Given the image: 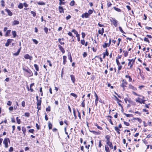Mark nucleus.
<instances>
[{"instance_id":"f257e3e1","label":"nucleus","mask_w":152,"mask_h":152,"mask_svg":"<svg viewBox=\"0 0 152 152\" xmlns=\"http://www.w3.org/2000/svg\"><path fill=\"white\" fill-rule=\"evenodd\" d=\"M23 70L27 73V75L28 77H30L33 75V74L31 70L28 68L27 69L23 68Z\"/></svg>"},{"instance_id":"49530a36","label":"nucleus","mask_w":152,"mask_h":152,"mask_svg":"<svg viewBox=\"0 0 152 152\" xmlns=\"http://www.w3.org/2000/svg\"><path fill=\"white\" fill-rule=\"evenodd\" d=\"M144 41L147 42H148V43H150V41H149V40H148V38H147L146 37L144 38Z\"/></svg>"},{"instance_id":"0eeeda50","label":"nucleus","mask_w":152,"mask_h":152,"mask_svg":"<svg viewBox=\"0 0 152 152\" xmlns=\"http://www.w3.org/2000/svg\"><path fill=\"white\" fill-rule=\"evenodd\" d=\"M13 40V39H8L7 40V42L5 44V46L6 47L9 46V44L12 42Z\"/></svg>"},{"instance_id":"7c9ffc66","label":"nucleus","mask_w":152,"mask_h":152,"mask_svg":"<svg viewBox=\"0 0 152 152\" xmlns=\"http://www.w3.org/2000/svg\"><path fill=\"white\" fill-rule=\"evenodd\" d=\"M23 5L22 3H20L19 4V5L18 6V7L19 9H22L23 8Z\"/></svg>"},{"instance_id":"423d86ee","label":"nucleus","mask_w":152,"mask_h":152,"mask_svg":"<svg viewBox=\"0 0 152 152\" xmlns=\"http://www.w3.org/2000/svg\"><path fill=\"white\" fill-rule=\"evenodd\" d=\"M89 16V14L88 13L86 12L85 13L81 15V17L83 18H88Z\"/></svg>"},{"instance_id":"aec40b11","label":"nucleus","mask_w":152,"mask_h":152,"mask_svg":"<svg viewBox=\"0 0 152 152\" xmlns=\"http://www.w3.org/2000/svg\"><path fill=\"white\" fill-rule=\"evenodd\" d=\"M66 58L67 57L66 56H63V64H65L66 62Z\"/></svg>"},{"instance_id":"c85d7f7f","label":"nucleus","mask_w":152,"mask_h":152,"mask_svg":"<svg viewBox=\"0 0 152 152\" xmlns=\"http://www.w3.org/2000/svg\"><path fill=\"white\" fill-rule=\"evenodd\" d=\"M124 114L127 117H132V115L130 114H127L125 113H124Z\"/></svg>"},{"instance_id":"3c124183","label":"nucleus","mask_w":152,"mask_h":152,"mask_svg":"<svg viewBox=\"0 0 152 152\" xmlns=\"http://www.w3.org/2000/svg\"><path fill=\"white\" fill-rule=\"evenodd\" d=\"M46 110L47 111H50V106H49L46 108Z\"/></svg>"},{"instance_id":"052dcab7","label":"nucleus","mask_w":152,"mask_h":152,"mask_svg":"<svg viewBox=\"0 0 152 152\" xmlns=\"http://www.w3.org/2000/svg\"><path fill=\"white\" fill-rule=\"evenodd\" d=\"M87 53L86 52H84L83 54V56L84 58H85L87 56Z\"/></svg>"},{"instance_id":"79ce46f5","label":"nucleus","mask_w":152,"mask_h":152,"mask_svg":"<svg viewBox=\"0 0 152 152\" xmlns=\"http://www.w3.org/2000/svg\"><path fill=\"white\" fill-rule=\"evenodd\" d=\"M24 114L25 116L27 117H28L30 116V113H26Z\"/></svg>"},{"instance_id":"412c9836","label":"nucleus","mask_w":152,"mask_h":152,"mask_svg":"<svg viewBox=\"0 0 152 152\" xmlns=\"http://www.w3.org/2000/svg\"><path fill=\"white\" fill-rule=\"evenodd\" d=\"M116 131V132L118 133V134H120V130L118 129V127L117 126H115L114 127Z\"/></svg>"},{"instance_id":"1a4fd4ad","label":"nucleus","mask_w":152,"mask_h":152,"mask_svg":"<svg viewBox=\"0 0 152 152\" xmlns=\"http://www.w3.org/2000/svg\"><path fill=\"white\" fill-rule=\"evenodd\" d=\"M24 57L26 59H29L30 60H32V57L31 56L28 54H26L24 56Z\"/></svg>"},{"instance_id":"4c0bfd02","label":"nucleus","mask_w":152,"mask_h":152,"mask_svg":"<svg viewBox=\"0 0 152 152\" xmlns=\"http://www.w3.org/2000/svg\"><path fill=\"white\" fill-rule=\"evenodd\" d=\"M107 145L109 146L111 149H112L113 148V145L111 142H110Z\"/></svg>"},{"instance_id":"5701e85b","label":"nucleus","mask_w":152,"mask_h":152,"mask_svg":"<svg viewBox=\"0 0 152 152\" xmlns=\"http://www.w3.org/2000/svg\"><path fill=\"white\" fill-rule=\"evenodd\" d=\"M11 32V30H9L7 31L5 34V36L6 37H7L9 36V34Z\"/></svg>"},{"instance_id":"864d4df0","label":"nucleus","mask_w":152,"mask_h":152,"mask_svg":"<svg viewBox=\"0 0 152 152\" xmlns=\"http://www.w3.org/2000/svg\"><path fill=\"white\" fill-rule=\"evenodd\" d=\"M44 30L46 34H47L48 32V28L47 27H45L44 28Z\"/></svg>"},{"instance_id":"6e6552de","label":"nucleus","mask_w":152,"mask_h":152,"mask_svg":"<svg viewBox=\"0 0 152 152\" xmlns=\"http://www.w3.org/2000/svg\"><path fill=\"white\" fill-rule=\"evenodd\" d=\"M110 136L108 135H107L105 137V138L106 139V143L107 144H108L111 142L110 141Z\"/></svg>"},{"instance_id":"b1692460","label":"nucleus","mask_w":152,"mask_h":152,"mask_svg":"<svg viewBox=\"0 0 152 152\" xmlns=\"http://www.w3.org/2000/svg\"><path fill=\"white\" fill-rule=\"evenodd\" d=\"M105 149L106 152H110L109 148L107 146L105 145Z\"/></svg>"},{"instance_id":"cd10ccee","label":"nucleus","mask_w":152,"mask_h":152,"mask_svg":"<svg viewBox=\"0 0 152 152\" xmlns=\"http://www.w3.org/2000/svg\"><path fill=\"white\" fill-rule=\"evenodd\" d=\"M12 33L13 36V37L14 38H15L16 36V32L15 31H12Z\"/></svg>"},{"instance_id":"09e8293b","label":"nucleus","mask_w":152,"mask_h":152,"mask_svg":"<svg viewBox=\"0 0 152 152\" xmlns=\"http://www.w3.org/2000/svg\"><path fill=\"white\" fill-rule=\"evenodd\" d=\"M37 105H39V106H40L41 102V100H40L39 101H37Z\"/></svg>"},{"instance_id":"58836bf2","label":"nucleus","mask_w":152,"mask_h":152,"mask_svg":"<svg viewBox=\"0 0 152 152\" xmlns=\"http://www.w3.org/2000/svg\"><path fill=\"white\" fill-rule=\"evenodd\" d=\"M112 5V4L110 2H108L107 3V6L108 7H111Z\"/></svg>"},{"instance_id":"69168bd1","label":"nucleus","mask_w":152,"mask_h":152,"mask_svg":"<svg viewBox=\"0 0 152 152\" xmlns=\"http://www.w3.org/2000/svg\"><path fill=\"white\" fill-rule=\"evenodd\" d=\"M68 34L71 37H73V35L72 34V33L71 32H69L68 33Z\"/></svg>"},{"instance_id":"a878e982","label":"nucleus","mask_w":152,"mask_h":152,"mask_svg":"<svg viewBox=\"0 0 152 152\" xmlns=\"http://www.w3.org/2000/svg\"><path fill=\"white\" fill-rule=\"evenodd\" d=\"M114 9L118 12H121V10L120 9L114 7H113Z\"/></svg>"},{"instance_id":"37998d69","label":"nucleus","mask_w":152,"mask_h":152,"mask_svg":"<svg viewBox=\"0 0 152 152\" xmlns=\"http://www.w3.org/2000/svg\"><path fill=\"white\" fill-rule=\"evenodd\" d=\"M75 3V1L74 0L72 1L70 3V5L72 6H73L74 5Z\"/></svg>"},{"instance_id":"ea45409f","label":"nucleus","mask_w":152,"mask_h":152,"mask_svg":"<svg viewBox=\"0 0 152 152\" xmlns=\"http://www.w3.org/2000/svg\"><path fill=\"white\" fill-rule=\"evenodd\" d=\"M32 40L34 43L36 45L37 44L38 42V41L35 39H32Z\"/></svg>"},{"instance_id":"f8f14e48","label":"nucleus","mask_w":152,"mask_h":152,"mask_svg":"<svg viewBox=\"0 0 152 152\" xmlns=\"http://www.w3.org/2000/svg\"><path fill=\"white\" fill-rule=\"evenodd\" d=\"M70 77L72 83H75V78L74 75H70Z\"/></svg>"},{"instance_id":"72a5a7b5","label":"nucleus","mask_w":152,"mask_h":152,"mask_svg":"<svg viewBox=\"0 0 152 152\" xmlns=\"http://www.w3.org/2000/svg\"><path fill=\"white\" fill-rule=\"evenodd\" d=\"M134 118L135 120L138 121L140 122V123H141L142 122V120L140 118Z\"/></svg>"},{"instance_id":"39448f33","label":"nucleus","mask_w":152,"mask_h":152,"mask_svg":"<svg viewBox=\"0 0 152 152\" xmlns=\"http://www.w3.org/2000/svg\"><path fill=\"white\" fill-rule=\"evenodd\" d=\"M110 21L113 23L114 26L115 27L117 26L118 25V21L115 18H113L112 20H110Z\"/></svg>"},{"instance_id":"c756f323","label":"nucleus","mask_w":152,"mask_h":152,"mask_svg":"<svg viewBox=\"0 0 152 152\" xmlns=\"http://www.w3.org/2000/svg\"><path fill=\"white\" fill-rule=\"evenodd\" d=\"M37 3L38 4L41 5H44L45 4V3L42 1L38 2Z\"/></svg>"},{"instance_id":"a211bd4d","label":"nucleus","mask_w":152,"mask_h":152,"mask_svg":"<svg viewBox=\"0 0 152 152\" xmlns=\"http://www.w3.org/2000/svg\"><path fill=\"white\" fill-rule=\"evenodd\" d=\"M58 47L60 49V50H61V52L63 53H64L65 52V50L60 45H58Z\"/></svg>"},{"instance_id":"bb28decb","label":"nucleus","mask_w":152,"mask_h":152,"mask_svg":"<svg viewBox=\"0 0 152 152\" xmlns=\"http://www.w3.org/2000/svg\"><path fill=\"white\" fill-rule=\"evenodd\" d=\"M22 131L23 132V134L25 135V132L26 130V128L24 127H22Z\"/></svg>"},{"instance_id":"a19ab883","label":"nucleus","mask_w":152,"mask_h":152,"mask_svg":"<svg viewBox=\"0 0 152 152\" xmlns=\"http://www.w3.org/2000/svg\"><path fill=\"white\" fill-rule=\"evenodd\" d=\"M31 14L33 15L34 17H35L36 15V13L35 12L33 11H31Z\"/></svg>"},{"instance_id":"dca6fc26","label":"nucleus","mask_w":152,"mask_h":152,"mask_svg":"<svg viewBox=\"0 0 152 152\" xmlns=\"http://www.w3.org/2000/svg\"><path fill=\"white\" fill-rule=\"evenodd\" d=\"M58 9L59 12L61 13H64V9L62 7L60 6H59L58 7Z\"/></svg>"},{"instance_id":"de8ad7c7","label":"nucleus","mask_w":152,"mask_h":152,"mask_svg":"<svg viewBox=\"0 0 152 152\" xmlns=\"http://www.w3.org/2000/svg\"><path fill=\"white\" fill-rule=\"evenodd\" d=\"M73 114H74V116L75 117V119H76L77 118V116H76V115L75 111V109H73Z\"/></svg>"},{"instance_id":"4468645a","label":"nucleus","mask_w":152,"mask_h":152,"mask_svg":"<svg viewBox=\"0 0 152 152\" xmlns=\"http://www.w3.org/2000/svg\"><path fill=\"white\" fill-rule=\"evenodd\" d=\"M58 42L60 43V44L61 45H64V39L63 38L61 39H58Z\"/></svg>"},{"instance_id":"ddd939ff","label":"nucleus","mask_w":152,"mask_h":152,"mask_svg":"<svg viewBox=\"0 0 152 152\" xmlns=\"http://www.w3.org/2000/svg\"><path fill=\"white\" fill-rule=\"evenodd\" d=\"M134 64V63H132L131 61H129V62L128 64V65L129 66V67H128V69H130L132 68L133 65Z\"/></svg>"},{"instance_id":"9b49d317","label":"nucleus","mask_w":152,"mask_h":152,"mask_svg":"<svg viewBox=\"0 0 152 152\" xmlns=\"http://www.w3.org/2000/svg\"><path fill=\"white\" fill-rule=\"evenodd\" d=\"M5 10L7 12L9 16H12V13L10 10L8 9H5Z\"/></svg>"},{"instance_id":"774afa93","label":"nucleus","mask_w":152,"mask_h":152,"mask_svg":"<svg viewBox=\"0 0 152 152\" xmlns=\"http://www.w3.org/2000/svg\"><path fill=\"white\" fill-rule=\"evenodd\" d=\"M82 37L83 38H84L85 37V34L84 32L82 33Z\"/></svg>"},{"instance_id":"bf43d9fd","label":"nucleus","mask_w":152,"mask_h":152,"mask_svg":"<svg viewBox=\"0 0 152 152\" xmlns=\"http://www.w3.org/2000/svg\"><path fill=\"white\" fill-rule=\"evenodd\" d=\"M118 70L120 71V70H121V69L122 68V66H121L120 65H118Z\"/></svg>"},{"instance_id":"4d7b16f0","label":"nucleus","mask_w":152,"mask_h":152,"mask_svg":"<svg viewBox=\"0 0 152 152\" xmlns=\"http://www.w3.org/2000/svg\"><path fill=\"white\" fill-rule=\"evenodd\" d=\"M48 127L49 129H52V124L51 123H49L48 124Z\"/></svg>"},{"instance_id":"f3484780","label":"nucleus","mask_w":152,"mask_h":152,"mask_svg":"<svg viewBox=\"0 0 152 152\" xmlns=\"http://www.w3.org/2000/svg\"><path fill=\"white\" fill-rule=\"evenodd\" d=\"M19 23V22L17 20H14L12 23V25H18Z\"/></svg>"},{"instance_id":"6e6d98bb","label":"nucleus","mask_w":152,"mask_h":152,"mask_svg":"<svg viewBox=\"0 0 152 152\" xmlns=\"http://www.w3.org/2000/svg\"><path fill=\"white\" fill-rule=\"evenodd\" d=\"M108 44L105 43L104 44V45H103L102 46L104 48H105L107 47V46Z\"/></svg>"},{"instance_id":"e2e57ef3","label":"nucleus","mask_w":152,"mask_h":152,"mask_svg":"<svg viewBox=\"0 0 152 152\" xmlns=\"http://www.w3.org/2000/svg\"><path fill=\"white\" fill-rule=\"evenodd\" d=\"M116 62L117 63V64L118 65H120V64L119 61L118 60V59H116Z\"/></svg>"},{"instance_id":"f704fd0d","label":"nucleus","mask_w":152,"mask_h":152,"mask_svg":"<svg viewBox=\"0 0 152 152\" xmlns=\"http://www.w3.org/2000/svg\"><path fill=\"white\" fill-rule=\"evenodd\" d=\"M71 31L72 32L74 33V34L76 35H78V32L77 31H76L75 29H73Z\"/></svg>"},{"instance_id":"8fccbe9b","label":"nucleus","mask_w":152,"mask_h":152,"mask_svg":"<svg viewBox=\"0 0 152 152\" xmlns=\"http://www.w3.org/2000/svg\"><path fill=\"white\" fill-rule=\"evenodd\" d=\"M120 31L122 33H125L124 31L123 30L121 27H119Z\"/></svg>"},{"instance_id":"2eb2a0df","label":"nucleus","mask_w":152,"mask_h":152,"mask_svg":"<svg viewBox=\"0 0 152 152\" xmlns=\"http://www.w3.org/2000/svg\"><path fill=\"white\" fill-rule=\"evenodd\" d=\"M129 88L132 89L133 90L136 91L137 90V88L133 86L131 84H130L129 85Z\"/></svg>"},{"instance_id":"e433bc0d","label":"nucleus","mask_w":152,"mask_h":152,"mask_svg":"<svg viewBox=\"0 0 152 152\" xmlns=\"http://www.w3.org/2000/svg\"><path fill=\"white\" fill-rule=\"evenodd\" d=\"M135 58H135L134 59H128V61H131L132 62L134 63Z\"/></svg>"},{"instance_id":"a18cd8bd","label":"nucleus","mask_w":152,"mask_h":152,"mask_svg":"<svg viewBox=\"0 0 152 152\" xmlns=\"http://www.w3.org/2000/svg\"><path fill=\"white\" fill-rule=\"evenodd\" d=\"M124 124L127 126H129V123L128 122H126L125 121H124Z\"/></svg>"},{"instance_id":"7ed1b4c3","label":"nucleus","mask_w":152,"mask_h":152,"mask_svg":"<svg viewBox=\"0 0 152 152\" xmlns=\"http://www.w3.org/2000/svg\"><path fill=\"white\" fill-rule=\"evenodd\" d=\"M127 85V83L126 80L125 79L123 80L122 83L121 85V86L122 87L123 90H125V87H126V85Z\"/></svg>"},{"instance_id":"6ab92c4d","label":"nucleus","mask_w":152,"mask_h":152,"mask_svg":"<svg viewBox=\"0 0 152 152\" xmlns=\"http://www.w3.org/2000/svg\"><path fill=\"white\" fill-rule=\"evenodd\" d=\"M21 48V47H20V48L18 50L17 52L14 54V55L16 56H18L19 55V54Z\"/></svg>"},{"instance_id":"473e14b6","label":"nucleus","mask_w":152,"mask_h":152,"mask_svg":"<svg viewBox=\"0 0 152 152\" xmlns=\"http://www.w3.org/2000/svg\"><path fill=\"white\" fill-rule=\"evenodd\" d=\"M17 123L18 124H19L20 123L21 121L20 119H18V117H17L16 118Z\"/></svg>"},{"instance_id":"f03ea898","label":"nucleus","mask_w":152,"mask_h":152,"mask_svg":"<svg viewBox=\"0 0 152 152\" xmlns=\"http://www.w3.org/2000/svg\"><path fill=\"white\" fill-rule=\"evenodd\" d=\"M10 143V141L9 138H5L3 141V143L5 145V148H7L8 147V143Z\"/></svg>"},{"instance_id":"13d9d810","label":"nucleus","mask_w":152,"mask_h":152,"mask_svg":"<svg viewBox=\"0 0 152 152\" xmlns=\"http://www.w3.org/2000/svg\"><path fill=\"white\" fill-rule=\"evenodd\" d=\"M81 43L83 45H84L85 44V40L84 39L81 40Z\"/></svg>"},{"instance_id":"2f4dec72","label":"nucleus","mask_w":152,"mask_h":152,"mask_svg":"<svg viewBox=\"0 0 152 152\" xmlns=\"http://www.w3.org/2000/svg\"><path fill=\"white\" fill-rule=\"evenodd\" d=\"M94 125L95 126H96L97 128L100 130H102V128L101 126H98V124H95Z\"/></svg>"},{"instance_id":"4be33fe9","label":"nucleus","mask_w":152,"mask_h":152,"mask_svg":"<svg viewBox=\"0 0 152 152\" xmlns=\"http://www.w3.org/2000/svg\"><path fill=\"white\" fill-rule=\"evenodd\" d=\"M125 77L129 79V82H131L132 81V79L130 76L129 75H126Z\"/></svg>"},{"instance_id":"680f3d73","label":"nucleus","mask_w":152,"mask_h":152,"mask_svg":"<svg viewBox=\"0 0 152 152\" xmlns=\"http://www.w3.org/2000/svg\"><path fill=\"white\" fill-rule=\"evenodd\" d=\"M21 105L22 107H24L25 106V102L24 101H23L21 104Z\"/></svg>"},{"instance_id":"0e129e2a","label":"nucleus","mask_w":152,"mask_h":152,"mask_svg":"<svg viewBox=\"0 0 152 152\" xmlns=\"http://www.w3.org/2000/svg\"><path fill=\"white\" fill-rule=\"evenodd\" d=\"M93 12V11L91 10H89L88 11V13L89 14V15L91 14Z\"/></svg>"},{"instance_id":"20e7f679","label":"nucleus","mask_w":152,"mask_h":152,"mask_svg":"<svg viewBox=\"0 0 152 152\" xmlns=\"http://www.w3.org/2000/svg\"><path fill=\"white\" fill-rule=\"evenodd\" d=\"M135 101L136 102H139L141 104L142 103L144 104L145 100L138 97L135 99Z\"/></svg>"},{"instance_id":"5fc2aeb1","label":"nucleus","mask_w":152,"mask_h":152,"mask_svg":"<svg viewBox=\"0 0 152 152\" xmlns=\"http://www.w3.org/2000/svg\"><path fill=\"white\" fill-rule=\"evenodd\" d=\"M13 148L12 147H11L9 149V151L10 152H12L13 151Z\"/></svg>"},{"instance_id":"9d476101","label":"nucleus","mask_w":152,"mask_h":152,"mask_svg":"<svg viewBox=\"0 0 152 152\" xmlns=\"http://www.w3.org/2000/svg\"><path fill=\"white\" fill-rule=\"evenodd\" d=\"M94 96L96 99L95 100V105L96 106L98 103V96L95 92H94Z\"/></svg>"},{"instance_id":"338daca9","label":"nucleus","mask_w":152,"mask_h":152,"mask_svg":"<svg viewBox=\"0 0 152 152\" xmlns=\"http://www.w3.org/2000/svg\"><path fill=\"white\" fill-rule=\"evenodd\" d=\"M11 104L12 102H11L10 101H8L7 103V105L9 106H10L11 105Z\"/></svg>"},{"instance_id":"c03bdc74","label":"nucleus","mask_w":152,"mask_h":152,"mask_svg":"<svg viewBox=\"0 0 152 152\" xmlns=\"http://www.w3.org/2000/svg\"><path fill=\"white\" fill-rule=\"evenodd\" d=\"M39 91L41 92V95L42 96L43 95V93L42 91V87H40L39 89Z\"/></svg>"},{"instance_id":"c9c22d12","label":"nucleus","mask_w":152,"mask_h":152,"mask_svg":"<svg viewBox=\"0 0 152 152\" xmlns=\"http://www.w3.org/2000/svg\"><path fill=\"white\" fill-rule=\"evenodd\" d=\"M70 95L75 97V98H77V95L76 94L73 93H71L70 94Z\"/></svg>"},{"instance_id":"603ef678","label":"nucleus","mask_w":152,"mask_h":152,"mask_svg":"<svg viewBox=\"0 0 152 152\" xmlns=\"http://www.w3.org/2000/svg\"><path fill=\"white\" fill-rule=\"evenodd\" d=\"M76 37H77V40L78 41H79L80 40V35L78 34L76 35Z\"/></svg>"},{"instance_id":"393cba45","label":"nucleus","mask_w":152,"mask_h":152,"mask_svg":"<svg viewBox=\"0 0 152 152\" xmlns=\"http://www.w3.org/2000/svg\"><path fill=\"white\" fill-rule=\"evenodd\" d=\"M34 66L37 71H39V67L37 64H34Z\"/></svg>"}]
</instances>
